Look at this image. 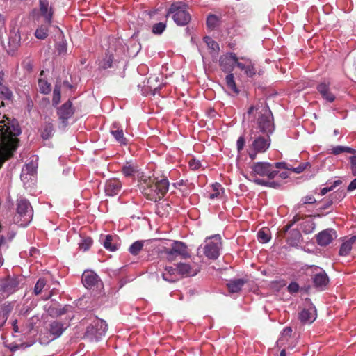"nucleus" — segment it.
<instances>
[{
  "label": "nucleus",
  "mask_w": 356,
  "mask_h": 356,
  "mask_svg": "<svg viewBox=\"0 0 356 356\" xmlns=\"http://www.w3.org/2000/svg\"><path fill=\"white\" fill-rule=\"evenodd\" d=\"M332 153L334 155H338L341 153L344 152V147L343 146H336L334 147L332 149Z\"/></svg>",
  "instance_id": "nucleus-61"
},
{
  "label": "nucleus",
  "mask_w": 356,
  "mask_h": 356,
  "mask_svg": "<svg viewBox=\"0 0 356 356\" xmlns=\"http://www.w3.org/2000/svg\"><path fill=\"white\" fill-rule=\"evenodd\" d=\"M309 165H310L309 163H308V162L300 163L296 168H293L292 167V169H291V170L298 174V173H300V172H303L307 168V167L309 166Z\"/></svg>",
  "instance_id": "nucleus-52"
},
{
  "label": "nucleus",
  "mask_w": 356,
  "mask_h": 356,
  "mask_svg": "<svg viewBox=\"0 0 356 356\" xmlns=\"http://www.w3.org/2000/svg\"><path fill=\"white\" fill-rule=\"evenodd\" d=\"M356 242V236H351L349 239L344 241L339 249L341 256H347L352 250L353 245Z\"/></svg>",
  "instance_id": "nucleus-27"
},
{
  "label": "nucleus",
  "mask_w": 356,
  "mask_h": 356,
  "mask_svg": "<svg viewBox=\"0 0 356 356\" xmlns=\"http://www.w3.org/2000/svg\"><path fill=\"white\" fill-rule=\"evenodd\" d=\"M22 67L28 72H31L33 68V62L31 59L27 58L22 63Z\"/></svg>",
  "instance_id": "nucleus-49"
},
{
  "label": "nucleus",
  "mask_w": 356,
  "mask_h": 356,
  "mask_svg": "<svg viewBox=\"0 0 356 356\" xmlns=\"http://www.w3.org/2000/svg\"><path fill=\"white\" fill-rule=\"evenodd\" d=\"M96 326H100V332H98L94 326H88L86 329L84 338H88L90 340H92L93 338L97 339L98 335H102L107 331V325L104 321H97Z\"/></svg>",
  "instance_id": "nucleus-12"
},
{
  "label": "nucleus",
  "mask_w": 356,
  "mask_h": 356,
  "mask_svg": "<svg viewBox=\"0 0 356 356\" xmlns=\"http://www.w3.org/2000/svg\"><path fill=\"white\" fill-rule=\"evenodd\" d=\"M47 330L52 336L51 340L56 339L61 336L63 332L65 331L66 327L64 326V324L58 321H53L48 324Z\"/></svg>",
  "instance_id": "nucleus-19"
},
{
  "label": "nucleus",
  "mask_w": 356,
  "mask_h": 356,
  "mask_svg": "<svg viewBox=\"0 0 356 356\" xmlns=\"http://www.w3.org/2000/svg\"><path fill=\"white\" fill-rule=\"evenodd\" d=\"M259 128L261 132L270 134L273 131V115L268 108H264L257 120Z\"/></svg>",
  "instance_id": "nucleus-8"
},
{
  "label": "nucleus",
  "mask_w": 356,
  "mask_h": 356,
  "mask_svg": "<svg viewBox=\"0 0 356 356\" xmlns=\"http://www.w3.org/2000/svg\"><path fill=\"white\" fill-rule=\"evenodd\" d=\"M346 194L343 191H337L332 194H331L330 198L334 200V202L341 200L344 198Z\"/></svg>",
  "instance_id": "nucleus-47"
},
{
  "label": "nucleus",
  "mask_w": 356,
  "mask_h": 356,
  "mask_svg": "<svg viewBox=\"0 0 356 356\" xmlns=\"http://www.w3.org/2000/svg\"><path fill=\"white\" fill-rule=\"evenodd\" d=\"M225 83L227 90L230 93H232V95H237L239 94L240 90L236 86L234 76L232 73H230L226 76Z\"/></svg>",
  "instance_id": "nucleus-26"
},
{
  "label": "nucleus",
  "mask_w": 356,
  "mask_h": 356,
  "mask_svg": "<svg viewBox=\"0 0 356 356\" xmlns=\"http://www.w3.org/2000/svg\"><path fill=\"white\" fill-rule=\"evenodd\" d=\"M121 189L122 183L118 179H110L106 182L104 191L106 195L115 196L120 193Z\"/></svg>",
  "instance_id": "nucleus-15"
},
{
  "label": "nucleus",
  "mask_w": 356,
  "mask_h": 356,
  "mask_svg": "<svg viewBox=\"0 0 356 356\" xmlns=\"http://www.w3.org/2000/svg\"><path fill=\"white\" fill-rule=\"evenodd\" d=\"M250 60V59L245 58L244 57H241L239 58L236 56V61L235 62V65L237 66L240 70L245 71L248 65V61Z\"/></svg>",
  "instance_id": "nucleus-40"
},
{
  "label": "nucleus",
  "mask_w": 356,
  "mask_h": 356,
  "mask_svg": "<svg viewBox=\"0 0 356 356\" xmlns=\"http://www.w3.org/2000/svg\"><path fill=\"white\" fill-rule=\"evenodd\" d=\"M301 219V217L299 215H296L293 220L287 224L286 226L283 227V229L281 230V234H286L288 232L289 229L291 227V226L296 223V222L299 221Z\"/></svg>",
  "instance_id": "nucleus-48"
},
{
  "label": "nucleus",
  "mask_w": 356,
  "mask_h": 356,
  "mask_svg": "<svg viewBox=\"0 0 356 356\" xmlns=\"http://www.w3.org/2000/svg\"><path fill=\"white\" fill-rule=\"evenodd\" d=\"M220 18L216 15L210 14L207 19V26L208 29L214 30L220 25Z\"/></svg>",
  "instance_id": "nucleus-31"
},
{
  "label": "nucleus",
  "mask_w": 356,
  "mask_h": 356,
  "mask_svg": "<svg viewBox=\"0 0 356 356\" xmlns=\"http://www.w3.org/2000/svg\"><path fill=\"white\" fill-rule=\"evenodd\" d=\"M74 113V108L72 107V102L70 100L67 101L62 106L58 108L57 115L63 127L67 125V120Z\"/></svg>",
  "instance_id": "nucleus-9"
},
{
  "label": "nucleus",
  "mask_w": 356,
  "mask_h": 356,
  "mask_svg": "<svg viewBox=\"0 0 356 356\" xmlns=\"http://www.w3.org/2000/svg\"><path fill=\"white\" fill-rule=\"evenodd\" d=\"M270 145V139L268 136L266 138L259 136L256 138L250 145V148L260 153L265 152Z\"/></svg>",
  "instance_id": "nucleus-14"
},
{
  "label": "nucleus",
  "mask_w": 356,
  "mask_h": 356,
  "mask_svg": "<svg viewBox=\"0 0 356 356\" xmlns=\"http://www.w3.org/2000/svg\"><path fill=\"white\" fill-rule=\"evenodd\" d=\"M351 172L353 175L356 176V156L350 157Z\"/></svg>",
  "instance_id": "nucleus-58"
},
{
  "label": "nucleus",
  "mask_w": 356,
  "mask_h": 356,
  "mask_svg": "<svg viewBox=\"0 0 356 356\" xmlns=\"http://www.w3.org/2000/svg\"><path fill=\"white\" fill-rule=\"evenodd\" d=\"M356 189V178L354 179L348 185L347 188L348 191H353Z\"/></svg>",
  "instance_id": "nucleus-63"
},
{
  "label": "nucleus",
  "mask_w": 356,
  "mask_h": 356,
  "mask_svg": "<svg viewBox=\"0 0 356 356\" xmlns=\"http://www.w3.org/2000/svg\"><path fill=\"white\" fill-rule=\"evenodd\" d=\"M299 290V285L296 282H291L288 286V291L290 293H296Z\"/></svg>",
  "instance_id": "nucleus-57"
},
{
  "label": "nucleus",
  "mask_w": 356,
  "mask_h": 356,
  "mask_svg": "<svg viewBox=\"0 0 356 356\" xmlns=\"http://www.w3.org/2000/svg\"><path fill=\"white\" fill-rule=\"evenodd\" d=\"M67 309H68V306L65 305V307H63L62 308L56 309L54 314L57 316H62L67 313Z\"/></svg>",
  "instance_id": "nucleus-60"
},
{
  "label": "nucleus",
  "mask_w": 356,
  "mask_h": 356,
  "mask_svg": "<svg viewBox=\"0 0 356 356\" xmlns=\"http://www.w3.org/2000/svg\"><path fill=\"white\" fill-rule=\"evenodd\" d=\"M113 236L111 234H108L105 237V240L103 242L104 247L111 251L114 252L118 249L116 244L113 243Z\"/></svg>",
  "instance_id": "nucleus-34"
},
{
  "label": "nucleus",
  "mask_w": 356,
  "mask_h": 356,
  "mask_svg": "<svg viewBox=\"0 0 356 356\" xmlns=\"http://www.w3.org/2000/svg\"><path fill=\"white\" fill-rule=\"evenodd\" d=\"M257 238L258 240L262 243H268L270 239L269 230L265 228L261 229L257 233Z\"/></svg>",
  "instance_id": "nucleus-35"
},
{
  "label": "nucleus",
  "mask_w": 356,
  "mask_h": 356,
  "mask_svg": "<svg viewBox=\"0 0 356 356\" xmlns=\"http://www.w3.org/2000/svg\"><path fill=\"white\" fill-rule=\"evenodd\" d=\"M145 242V241H137L133 243L129 248V252L134 256L138 255L143 250Z\"/></svg>",
  "instance_id": "nucleus-32"
},
{
  "label": "nucleus",
  "mask_w": 356,
  "mask_h": 356,
  "mask_svg": "<svg viewBox=\"0 0 356 356\" xmlns=\"http://www.w3.org/2000/svg\"><path fill=\"white\" fill-rule=\"evenodd\" d=\"M236 61V54L231 52L221 56L219 59V64L223 72L230 74L234 70Z\"/></svg>",
  "instance_id": "nucleus-10"
},
{
  "label": "nucleus",
  "mask_w": 356,
  "mask_h": 356,
  "mask_svg": "<svg viewBox=\"0 0 356 356\" xmlns=\"http://www.w3.org/2000/svg\"><path fill=\"white\" fill-rule=\"evenodd\" d=\"M82 282L88 289H91L93 286H98L99 284H102V281L99 277L92 270H86L83 273Z\"/></svg>",
  "instance_id": "nucleus-13"
},
{
  "label": "nucleus",
  "mask_w": 356,
  "mask_h": 356,
  "mask_svg": "<svg viewBox=\"0 0 356 356\" xmlns=\"http://www.w3.org/2000/svg\"><path fill=\"white\" fill-rule=\"evenodd\" d=\"M40 136L43 140H48L52 137L54 133L53 120L50 118H46L45 122L40 130Z\"/></svg>",
  "instance_id": "nucleus-22"
},
{
  "label": "nucleus",
  "mask_w": 356,
  "mask_h": 356,
  "mask_svg": "<svg viewBox=\"0 0 356 356\" xmlns=\"http://www.w3.org/2000/svg\"><path fill=\"white\" fill-rule=\"evenodd\" d=\"M39 6L41 15L44 18L47 24L51 25L54 15L52 7L49 6L47 0H39Z\"/></svg>",
  "instance_id": "nucleus-17"
},
{
  "label": "nucleus",
  "mask_w": 356,
  "mask_h": 356,
  "mask_svg": "<svg viewBox=\"0 0 356 356\" xmlns=\"http://www.w3.org/2000/svg\"><path fill=\"white\" fill-rule=\"evenodd\" d=\"M313 282L316 288L324 290L329 283V278L326 273L321 270L314 275Z\"/></svg>",
  "instance_id": "nucleus-21"
},
{
  "label": "nucleus",
  "mask_w": 356,
  "mask_h": 356,
  "mask_svg": "<svg viewBox=\"0 0 356 356\" xmlns=\"http://www.w3.org/2000/svg\"><path fill=\"white\" fill-rule=\"evenodd\" d=\"M333 203L334 200L329 198L321 203V206L319 209L321 210H325L328 209Z\"/></svg>",
  "instance_id": "nucleus-55"
},
{
  "label": "nucleus",
  "mask_w": 356,
  "mask_h": 356,
  "mask_svg": "<svg viewBox=\"0 0 356 356\" xmlns=\"http://www.w3.org/2000/svg\"><path fill=\"white\" fill-rule=\"evenodd\" d=\"M302 204H314L316 202V199L312 195H307L302 199Z\"/></svg>",
  "instance_id": "nucleus-56"
},
{
  "label": "nucleus",
  "mask_w": 356,
  "mask_h": 356,
  "mask_svg": "<svg viewBox=\"0 0 356 356\" xmlns=\"http://www.w3.org/2000/svg\"><path fill=\"white\" fill-rule=\"evenodd\" d=\"M280 236L286 237V241L288 244H289L291 246L296 247L300 243V241L302 238V235L300 232L297 229H293L289 231L286 234H281V232H280Z\"/></svg>",
  "instance_id": "nucleus-20"
},
{
  "label": "nucleus",
  "mask_w": 356,
  "mask_h": 356,
  "mask_svg": "<svg viewBox=\"0 0 356 356\" xmlns=\"http://www.w3.org/2000/svg\"><path fill=\"white\" fill-rule=\"evenodd\" d=\"M178 274L183 277L194 276L200 271L197 265L191 266L186 263H179L177 266Z\"/></svg>",
  "instance_id": "nucleus-16"
},
{
  "label": "nucleus",
  "mask_w": 356,
  "mask_h": 356,
  "mask_svg": "<svg viewBox=\"0 0 356 356\" xmlns=\"http://www.w3.org/2000/svg\"><path fill=\"white\" fill-rule=\"evenodd\" d=\"M163 280L169 282H175L178 280V272L177 268L172 266L165 267L162 273Z\"/></svg>",
  "instance_id": "nucleus-24"
},
{
  "label": "nucleus",
  "mask_w": 356,
  "mask_h": 356,
  "mask_svg": "<svg viewBox=\"0 0 356 356\" xmlns=\"http://www.w3.org/2000/svg\"><path fill=\"white\" fill-rule=\"evenodd\" d=\"M209 239L211 241H207L204 245H200L197 250V254L199 255L201 252L209 259L216 260L220 255V250L222 247L221 238L220 236H213Z\"/></svg>",
  "instance_id": "nucleus-5"
},
{
  "label": "nucleus",
  "mask_w": 356,
  "mask_h": 356,
  "mask_svg": "<svg viewBox=\"0 0 356 356\" xmlns=\"http://www.w3.org/2000/svg\"><path fill=\"white\" fill-rule=\"evenodd\" d=\"M273 164L274 165V170H277L278 169H286V170H291V169H292L291 165H290L289 164H288L287 163H286L284 161L276 162Z\"/></svg>",
  "instance_id": "nucleus-50"
},
{
  "label": "nucleus",
  "mask_w": 356,
  "mask_h": 356,
  "mask_svg": "<svg viewBox=\"0 0 356 356\" xmlns=\"http://www.w3.org/2000/svg\"><path fill=\"white\" fill-rule=\"evenodd\" d=\"M113 56L111 54H106L101 64L103 69H107L111 67Z\"/></svg>",
  "instance_id": "nucleus-41"
},
{
  "label": "nucleus",
  "mask_w": 356,
  "mask_h": 356,
  "mask_svg": "<svg viewBox=\"0 0 356 356\" xmlns=\"http://www.w3.org/2000/svg\"><path fill=\"white\" fill-rule=\"evenodd\" d=\"M254 182L259 186H267V187H270V188H280L281 186V184L277 181H266V180L258 179V178L255 179L254 180Z\"/></svg>",
  "instance_id": "nucleus-33"
},
{
  "label": "nucleus",
  "mask_w": 356,
  "mask_h": 356,
  "mask_svg": "<svg viewBox=\"0 0 356 356\" xmlns=\"http://www.w3.org/2000/svg\"><path fill=\"white\" fill-rule=\"evenodd\" d=\"M204 41L207 43V46L215 51H219V44L217 42L213 40L211 38L206 36L204 38Z\"/></svg>",
  "instance_id": "nucleus-37"
},
{
  "label": "nucleus",
  "mask_w": 356,
  "mask_h": 356,
  "mask_svg": "<svg viewBox=\"0 0 356 356\" xmlns=\"http://www.w3.org/2000/svg\"><path fill=\"white\" fill-rule=\"evenodd\" d=\"M33 209L29 201L24 197H19L16 202V213L14 221L19 226L26 227L32 220Z\"/></svg>",
  "instance_id": "nucleus-3"
},
{
  "label": "nucleus",
  "mask_w": 356,
  "mask_h": 356,
  "mask_svg": "<svg viewBox=\"0 0 356 356\" xmlns=\"http://www.w3.org/2000/svg\"><path fill=\"white\" fill-rule=\"evenodd\" d=\"M245 75L248 77H252L256 74L257 70L254 67V64L252 63L251 60L248 61V65L244 71Z\"/></svg>",
  "instance_id": "nucleus-42"
},
{
  "label": "nucleus",
  "mask_w": 356,
  "mask_h": 356,
  "mask_svg": "<svg viewBox=\"0 0 356 356\" xmlns=\"http://www.w3.org/2000/svg\"><path fill=\"white\" fill-rule=\"evenodd\" d=\"M92 243V239L90 237H85L82 239L81 242L79 243V248L83 251H87L90 248Z\"/></svg>",
  "instance_id": "nucleus-38"
},
{
  "label": "nucleus",
  "mask_w": 356,
  "mask_h": 356,
  "mask_svg": "<svg viewBox=\"0 0 356 356\" xmlns=\"http://www.w3.org/2000/svg\"><path fill=\"white\" fill-rule=\"evenodd\" d=\"M166 28L165 23L159 22L156 23L152 26V33L156 35L161 34Z\"/></svg>",
  "instance_id": "nucleus-39"
},
{
  "label": "nucleus",
  "mask_w": 356,
  "mask_h": 356,
  "mask_svg": "<svg viewBox=\"0 0 356 356\" xmlns=\"http://www.w3.org/2000/svg\"><path fill=\"white\" fill-rule=\"evenodd\" d=\"M159 253L161 257L170 261L175 260L178 256H181L182 258H187L190 256L186 244L178 241H174L169 245L161 246Z\"/></svg>",
  "instance_id": "nucleus-2"
},
{
  "label": "nucleus",
  "mask_w": 356,
  "mask_h": 356,
  "mask_svg": "<svg viewBox=\"0 0 356 356\" xmlns=\"http://www.w3.org/2000/svg\"><path fill=\"white\" fill-rule=\"evenodd\" d=\"M212 187L214 192L209 195V198L211 200L218 197L220 195V191L222 190V186L219 183L213 184Z\"/></svg>",
  "instance_id": "nucleus-46"
},
{
  "label": "nucleus",
  "mask_w": 356,
  "mask_h": 356,
  "mask_svg": "<svg viewBox=\"0 0 356 356\" xmlns=\"http://www.w3.org/2000/svg\"><path fill=\"white\" fill-rule=\"evenodd\" d=\"M317 90L322 97L328 102H332L335 99V95L332 94L330 89L329 83H321L317 86Z\"/></svg>",
  "instance_id": "nucleus-23"
},
{
  "label": "nucleus",
  "mask_w": 356,
  "mask_h": 356,
  "mask_svg": "<svg viewBox=\"0 0 356 356\" xmlns=\"http://www.w3.org/2000/svg\"><path fill=\"white\" fill-rule=\"evenodd\" d=\"M171 16L177 26L187 25L191 20V14L186 9V6L181 2L171 4L168 10L166 17Z\"/></svg>",
  "instance_id": "nucleus-4"
},
{
  "label": "nucleus",
  "mask_w": 356,
  "mask_h": 356,
  "mask_svg": "<svg viewBox=\"0 0 356 356\" xmlns=\"http://www.w3.org/2000/svg\"><path fill=\"white\" fill-rule=\"evenodd\" d=\"M1 92L6 99H10L12 97V92L6 87H2Z\"/></svg>",
  "instance_id": "nucleus-59"
},
{
  "label": "nucleus",
  "mask_w": 356,
  "mask_h": 356,
  "mask_svg": "<svg viewBox=\"0 0 356 356\" xmlns=\"http://www.w3.org/2000/svg\"><path fill=\"white\" fill-rule=\"evenodd\" d=\"M61 98L60 95V88L58 86H56L53 92V98H52V103L54 105H57Z\"/></svg>",
  "instance_id": "nucleus-44"
},
{
  "label": "nucleus",
  "mask_w": 356,
  "mask_h": 356,
  "mask_svg": "<svg viewBox=\"0 0 356 356\" xmlns=\"http://www.w3.org/2000/svg\"><path fill=\"white\" fill-rule=\"evenodd\" d=\"M138 187L147 199L156 202L160 201L168 191L169 181L164 177L143 175L138 181Z\"/></svg>",
  "instance_id": "nucleus-1"
},
{
  "label": "nucleus",
  "mask_w": 356,
  "mask_h": 356,
  "mask_svg": "<svg viewBox=\"0 0 356 356\" xmlns=\"http://www.w3.org/2000/svg\"><path fill=\"white\" fill-rule=\"evenodd\" d=\"M316 318V311L313 307L303 309L298 314V318L302 324L312 323Z\"/></svg>",
  "instance_id": "nucleus-18"
},
{
  "label": "nucleus",
  "mask_w": 356,
  "mask_h": 356,
  "mask_svg": "<svg viewBox=\"0 0 356 356\" xmlns=\"http://www.w3.org/2000/svg\"><path fill=\"white\" fill-rule=\"evenodd\" d=\"M189 167L191 170H198L201 167V163L198 160H195L194 159H191L188 162Z\"/></svg>",
  "instance_id": "nucleus-53"
},
{
  "label": "nucleus",
  "mask_w": 356,
  "mask_h": 356,
  "mask_svg": "<svg viewBox=\"0 0 356 356\" xmlns=\"http://www.w3.org/2000/svg\"><path fill=\"white\" fill-rule=\"evenodd\" d=\"M259 152H257L256 150H253L250 147V151L248 152L249 156L251 159V160H255L257 158V154H259Z\"/></svg>",
  "instance_id": "nucleus-62"
},
{
  "label": "nucleus",
  "mask_w": 356,
  "mask_h": 356,
  "mask_svg": "<svg viewBox=\"0 0 356 356\" xmlns=\"http://www.w3.org/2000/svg\"><path fill=\"white\" fill-rule=\"evenodd\" d=\"M341 184V181H340V180L335 181L331 186L325 187V188H322L321 191V195H325L327 192L331 191L332 190L334 189V188H335L336 186H339Z\"/></svg>",
  "instance_id": "nucleus-51"
},
{
  "label": "nucleus",
  "mask_w": 356,
  "mask_h": 356,
  "mask_svg": "<svg viewBox=\"0 0 356 356\" xmlns=\"http://www.w3.org/2000/svg\"><path fill=\"white\" fill-rule=\"evenodd\" d=\"M50 25L42 24L35 31V36L39 40H44L49 35V26Z\"/></svg>",
  "instance_id": "nucleus-30"
},
{
  "label": "nucleus",
  "mask_w": 356,
  "mask_h": 356,
  "mask_svg": "<svg viewBox=\"0 0 356 356\" xmlns=\"http://www.w3.org/2000/svg\"><path fill=\"white\" fill-rule=\"evenodd\" d=\"M24 280L21 275L8 276L1 282V291L7 296L12 294L22 288Z\"/></svg>",
  "instance_id": "nucleus-6"
},
{
  "label": "nucleus",
  "mask_w": 356,
  "mask_h": 356,
  "mask_svg": "<svg viewBox=\"0 0 356 356\" xmlns=\"http://www.w3.org/2000/svg\"><path fill=\"white\" fill-rule=\"evenodd\" d=\"M46 285V281L43 278H40L39 279L35 285V287H34V293L35 295H39L41 292H42V290L43 289V288Z\"/></svg>",
  "instance_id": "nucleus-43"
},
{
  "label": "nucleus",
  "mask_w": 356,
  "mask_h": 356,
  "mask_svg": "<svg viewBox=\"0 0 356 356\" xmlns=\"http://www.w3.org/2000/svg\"><path fill=\"white\" fill-rule=\"evenodd\" d=\"M38 87L41 93L49 94L51 92V84L44 79H39Z\"/></svg>",
  "instance_id": "nucleus-36"
},
{
  "label": "nucleus",
  "mask_w": 356,
  "mask_h": 356,
  "mask_svg": "<svg viewBox=\"0 0 356 356\" xmlns=\"http://www.w3.org/2000/svg\"><path fill=\"white\" fill-rule=\"evenodd\" d=\"M138 171V166L130 162H127L122 169V172L125 177H133Z\"/></svg>",
  "instance_id": "nucleus-29"
},
{
  "label": "nucleus",
  "mask_w": 356,
  "mask_h": 356,
  "mask_svg": "<svg viewBox=\"0 0 356 356\" xmlns=\"http://www.w3.org/2000/svg\"><path fill=\"white\" fill-rule=\"evenodd\" d=\"M111 134L115 138L116 141L121 145H127V140L124 136L123 129L118 127L115 124H113L111 127Z\"/></svg>",
  "instance_id": "nucleus-25"
},
{
  "label": "nucleus",
  "mask_w": 356,
  "mask_h": 356,
  "mask_svg": "<svg viewBox=\"0 0 356 356\" xmlns=\"http://www.w3.org/2000/svg\"><path fill=\"white\" fill-rule=\"evenodd\" d=\"M344 152L355 154L356 152V150L349 147H344Z\"/></svg>",
  "instance_id": "nucleus-64"
},
{
  "label": "nucleus",
  "mask_w": 356,
  "mask_h": 356,
  "mask_svg": "<svg viewBox=\"0 0 356 356\" xmlns=\"http://www.w3.org/2000/svg\"><path fill=\"white\" fill-rule=\"evenodd\" d=\"M337 237V232L333 229H326L323 230L316 236V242L321 246H326L329 245Z\"/></svg>",
  "instance_id": "nucleus-11"
},
{
  "label": "nucleus",
  "mask_w": 356,
  "mask_h": 356,
  "mask_svg": "<svg viewBox=\"0 0 356 356\" xmlns=\"http://www.w3.org/2000/svg\"><path fill=\"white\" fill-rule=\"evenodd\" d=\"M252 172L261 177H267L273 179L278 174L279 171L274 170V165L269 162H256L251 166Z\"/></svg>",
  "instance_id": "nucleus-7"
},
{
  "label": "nucleus",
  "mask_w": 356,
  "mask_h": 356,
  "mask_svg": "<svg viewBox=\"0 0 356 356\" xmlns=\"http://www.w3.org/2000/svg\"><path fill=\"white\" fill-rule=\"evenodd\" d=\"M245 284V281L243 279H236L229 281L227 284V286L231 293H237L242 289Z\"/></svg>",
  "instance_id": "nucleus-28"
},
{
  "label": "nucleus",
  "mask_w": 356,
  "mask_h": 356,
  "mask_svg": "<svg viewBox=\"0 0 356 356\" xmlns=\"http://www.w3.org/2000/svg\"><path fill=\"white\" fill-rule=\"evenodd\" d=\"M37 168L38 166L35 162L31 161L26 165L25 169L24 170L26 171L28 174L33 175L36 172Z\"/></svg>",
  "instance_id": "nucleus-45"
},
{
  "label": "nucleus",
  "mask_w": 356,
  "mask_h": 356,
  "mask_svg": "<svg viewBox=\"0 0 356 356\" xmlns=\"http://www.w3.org/2000/svg\"><path fill=\"white\" fill-rule=\"evenodd\" d=\"M245 138L243 136H240L238 138V139L237 140L236 147H237V150L238 152H241V150L243 149V147L245 146Z\"/></svg>",
  "instance_id": "nucleus-54"
}]
</instances>
